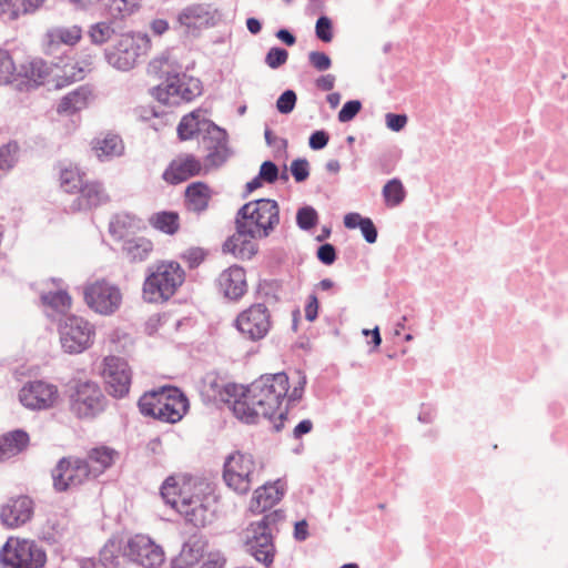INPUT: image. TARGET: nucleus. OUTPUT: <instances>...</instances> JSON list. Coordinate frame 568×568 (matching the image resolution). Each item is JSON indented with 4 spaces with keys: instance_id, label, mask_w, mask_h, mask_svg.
I'll list each match as a JSON object with an SVG mask.
<instances>
[{
    "instance_id": "8fccbe9b",
    "label": "nucleus",
    "mask_w": 568,
    "mask_h": 568,
    "mask_svg": "<svg viewBox=\"0 0 568 568\" xmlns=\"http://www.w3.org/2000/svg\"><path fill=\"white\" fill-rule=\"evenodd\" d=\"M297 102L296 92L292 89L283 91L276 100V109L281 114H290Z\"/></svg>"
},
{
    "instance_id": "0eeeda50",
    "label": "nucleus",
    "mask_w": 568,
    "mask_h": 568,
    "mask_svg": "<svg viewBox=\"0 0 568 568\" xmlns=\"http://www.w3.org/2000/svg\"><path fill=\"white\" fill-rule=\"evenodd\" d=\"M58 331L61 347L68 354H80L93 344L94 326L81 316L62 315Z\"/></svg>"
},
{
    "instance_id": "13d9d810",
    "label": "nucleus",
    "mask_w": 568,
    "mask_h": 568,
    "mask_svg": "<svg viewBox=\"0 0 568 568\" xmlns=\"http://www.w3.org/2000/svg\"><path fill=\"white\" fill-rule=\"evenodd\" d=\"M308 62L320 72L326 71L332 67V59L324 51H311L308 53Z\"/></svg>"
},
{
    "instance_id": "cd10ccee",
    "label": "nucleus",
    "mask_w": 568,
    "mask_h": 568,
    "mask_svg": "<svg viewBox=\"0 0 568 568\" xmlns=\"http://www.w3.org/2000/svg\"><path fill=\"white\" fill-rule=\"evenodd\" d=\"M245 545L248 547L250 554L265 567H270L276 554L274 545V536H264L263 532L247 536Z\"/></svg>"
},
{
    "instance_id": "dca6fc26",
    "label": "nucleus",
    "mask_w": 568,
    "mask_h": 568,
    "mask_svg": "<svg viewBox=\"0 0 568 568\" xmlns=\"http://www.w3.org/2000/svg\"><path fill=\"white\" fill-rule=\"evenodd\" d=\"M123 557L144 568H156L164 561L162 548L142 535H135L126 541Z\"/></svg>"
},
{
    "instance_id": "2eb2a0df",
    "label": "nucleus",
    "mask_w": 568,
    "mask_h": 568,
    "mask_svg": "<svg viewBox=\"0 0 568 568\" xmlns=\"http://www.w3.org/2000/svg\"><path fill=\"white\" fill-rule=\"evenodd\" d=\"M103 375L105 379V390L114 398H123L130 392L132 373L128 362L118 356H108L104 358Z\"/></svg>"
},
{
    "instance_id": "f3484780",
    "label": "nucleus",
    "mask_w": 568,
    "mask_h": 568,
    "mask_svg": "<svg viewBox=\"0 0 568 568\" xmlns=\"http://www.w3.org/2000/svg\"><path fill=\"white\" fill-rule=\"evenodd\" d=\"M160 396L162 400L154 419L169 424L180 422L190 406L186 395L176 386H163Z\"/></svg>"
},
{
    "instance_id": "1a4fd4ad",
    "label": "nucleus",
    "mask_w": 568,
    "mask_h": 568,
    "mask_svg": "<svg viewBox=\"0 0 568 568\" xmlns=\"http://www.w3.org/2000/svg\"><path fill=\"white\" fill-rule=\"evenodd\" d=\"M150 47L146 34H124L112 50H105V59L109 64L121 71L132 69L138 58L145 53Z\"/></svg>"
},
{
    "instance_id": "bf43d9fd",
    "label": "nucleus",
    "mask_w": 568,
    "mask_h": 568,
    "mask_svg": "<svg viewBox=\"0 0 568 568\" xmlns=\"http://www.w3.org/2000/svg\"><path fill=\"white\" fill-rule=\"evenodd\" d=\"M295 374L297 375V382L291 393L287 392V404H292L302 399L307 383L306 375L303 371L297 369L295 371Z\"/></svg>"
},
{
    "instance_id": "f03ea898",
    "label": "nucleus",
    "mask_w": 568,
    "mask_h": 568,
    "mask_svg": "<svg viewBox=\"0 0 568 568\" xmlns=\"http://www.w3.org/2000/svg\"><path fill=\"white\" fill-rule=\"evenodd\" d=\"M234 224L240 235L266 239L280 224V205L267 197L248 201L237 210Z\"/></svg>"
},
{
    "instance_id": "a18cd8bd",
    "label": "nucleus",
    "mask_w": 568,
    "mask_h": 568,
    "mask_svg": "<svg viewBox=\"0 0 568 568\" xmlns=\"http://www.w3.org/2000/svg\"><path fill=\"white\" fill-rule=\"evenodd\" d=\"M141 0H109L105 6L109 7L110 14L113 18H123L133 13L140 7Z\"/></svg>"
},
{
    "instance_id": "4be33fe9",
    "label": "nucleus",
    "mask_w": 568,
    "mask_h": 568,
    "mask_svg": "<svg viewBox=\"0 0 568 568\" xmlns=\"http://www.w3.org/2000/svg\"><path fill=\"white\" fill-rule=\"evenodd\" d=\"M93 64L92 55L88 54L83 59L73 63L70 62L68 57H58L50 65L61 70V74H54L55 84L54 89H62L71 83L82 80L85 73L91 70Z\"/></svg>"
},
{
    "instance_id": "6e6552de",
    "label": "nucleus",
    "mask_w": 568,
    "mask_h": 568,
    "mask_svg": "<svg viewBox=\"0 0 568 568\" xmlns=\"http://www.w3.org/2000/svg\"><path fill=\"white\" fill-rule=\"evenodd\" d=\"M254 470L253 455L235 452L230 454L224 462L223 479L229 488L240 495H245L251 490Z\"/></svg>"
},
{
    "instance_id": "ea45409f",
    "label": "nucleus",
    "mask_w": 568,
    "mask_h": 568,
    "mask_svg": "<svg viewBox=\"0 0 568 568\" xmlns=\"http://www.w3.org/2000/svg\"><path fill=\"white\" fill-rule=\"evenodd\" d=\"M160 495L165 504L178 510L180 503H182V496H189L179 486L174 476H169L160 487Z\"/></svg>"
},
{
    "instance_id": "72a5a7b5",
    "label": "nucleus",
    "mask_w": 568,
    "mask_h": 568,
    "mask_svg": "<svg viewBox=\"0 0 568 568\" xmlns=\"http://www.w3.org/2000/svg\"><path fill=\"white\" fill-rule=\"evenodd\" d=\"M184 195L185 201L192 206L193 211L202 212L207 209L211 193L205 182H192L186 186Z\"/></svg>"
},
{
    "instance_id": "bb28decb",
    "label": "nucleus",
    "mask_w": 568,
    "mask_h": 568,
    "mask_svg": "<svg viewBox=\"0 0 568 568\" xmlns=\"http://www.w3.org/2000/svg\"><path fill=\"white\" fill-rule=\"evenodd\" d=\"M178 513L182 515L187 524L194 527H204L207 523V507L200 496H182Z\"/></svg>"
},
{
    "instance_id": "6ab92c4d",
    "label": "nucleus",
    "mask_w": 568,
    "mask_h": 568,
    "mask_svg": "<svg viewBox=\"0 0 568 568\" xmlns=\"http://www.w3.org/2000/svg\"><path fill=\"white\" fill-rule=\"evenodd\" d=\"M202 172H204L202 162L194 154L183 153L169 163L162 179L171 185H178Z\"/></svg>"
},
{
    "instance_id": "5fc2aeb1",
    "label": "nucleus",
    "mask_w": 568,
    "mask_h": 568,
    "mask_svg": "<svg viewBox=\"0 0 568 568\" xmlns=\"http://www.w3.org/2000/svg\"><path fill=\"white\" fill-rule=\"evenodd\" d=\"M21 14L20 0H0V18L13 21Z\"/></svg>"
},
{
    "instance_id": "69168bd1",
    "label": "nucleus",
    "mask_w": 568,
    "mask_h": 568,
    "mask_svg": "<svg viewBox=\"0 0 568 568\" xmlns=\"http://www.w3.org/2000/svg\"><path fill=\"white\" fill-rule=\"evenodd\" d=\"M408 118L405 113H387L385 115V122L387 129L394 132L402 131L407 124Z\"/></svg>"
},
{
    "instance_id": "680f3d73",
    "label": "nucleus",
    "mask_w": 568,
    "mask_h": 568,
    "mask_svg": "<svg viewBox=\"0 0 568 568\" xmlns=\"http://www.w3.org/2000/svg\"><path fill=\"white\" fill-rule=\"evenodd\" d=\"M205 256L206 252L202 247H190L181 255L190 270L196 268L205 260Z\"/></svg>"
},
{
    "instance_id": "2f4dec72",
    "label": "nucleus",
    "mask_w": 568,
    "mask_h": 568,
    "mask_svg": "<svg viewBox=\"0 0 568 568\" xmlns=\"http://www.w3.org/2000/svg\"><path fill=\"white\" fill-rule=\"evenodd\" d=\"M92 149L101 161L112 160L124 153V144L121 136L113 133H108L103 138H95L92 141Z\"/></svg>"
},
{
    "instance_id": "9d476101",
    "label": "nucleus",
    "mask_w": 568,
    "mask_h": 568,
    "mask_svg": "<svg viewBox=\"0 0 568 568\" xmlns=\"http://www.w3.org/2000/svg\"><path fill=\"white\" fill-rule=\"evenodd\" d=\"M205 133L202 135V144L207 152L204 158V173L222 166L231 156L227 132L213 121H205Z\"/></svg>"
},
{
    "instance_id": "774afa93",
    "label": "nucleus",
    "mask_w": 568,
    "mask_h": 568,
    "mask_svg": "<svg viewBox=\"0 0 568 568\" xmlns=\"http://www.w3.org/2000/svg\"><path fill=\"white\" fill-rule=\"evenodd\" d=\"M359 230L367 243L374 244L377 241L378 231L371 217H366Z\"/></svg>"
},
{
    "instance_id": "de8ad7c7",
    "label": "nucleus",
    "mask_w": 568,
    "mask_h": 568,
    "mask_svg": "<svg viewBox=\"0 0 568 568\" xmlns=\"http://www.w3.org/2000/svg\"><path fill=\"white\" fill-rule=\"evenodd\" d=\"M113 33L114 29L111 27V23L104 21L92 24L89 31L91 41L94 44L108 42Z\"/></svg>"
},
{
    "instance_id": "5701e85b",
    "label": "nucleus",
    "mask_w": 568,
    "mask_h": 568,
    "mask_svg": "<svg viewBox=\"0 0 568 568\" xmlns=\"http://www.w3.org/2000/svg\"><path fill=\"white\" fill-rule=\"evenodd\" d=\"M220 293L230 301H239L247 291L246 272L240 265H232L217 277Z\"/></svg>"
},
{
    "instance_id": "412c9836",
    "label": "nucleus",
    "mask_w": 568,
    "mask_h": 568,
    "mask_svg": "<svg viewBox=\"0 0 568 568\" xmlns=\"http://www.w3.org/2000/svg\"><path fill=\"white\" fill-rule=\"evenodd\" d=\"M52 72L49 63L42 59H33L27 63L17 65L13 81L20 82L17 84L20 91H32L44 84L45 79Z\"/></svg>"
},
{
    "instance_id": "c85d7f7f",
    "label": "nucleus",
    "mask_w": 568,
    "mask_h": 568,
    "mask_svg": "<svg viewBox=\"0 0 568 568\" xmlns=\"http://www.w3.org/2000/svg\"><path fill=\"white\" fill-rule=\"evenodd\" d=\"M30 443L29 434L21 428L7 432L0 436V462L24 452Z\"/></svg>"
},
{
    "instance_id": "ddd939ff",
    "label": "nucleus",
    "mask_w": 568,
    "mask_h": 568,
    "mask_svg": "<svg viewBox=\"0 0 568 568\" xmlns=\"http://www.w3.org/2000/svg\"><path fill=\"white\" fill-rule=\"evenodd\" d=\"M89 474L90 469L85 460L62 457L51 470L53 488L57 493L67 491L71 487L81 485Z\"/></svg>"
},
{
    "instance_id": "052dcab7",
    "label": "nucleus",
    "mask_w": 568,
    "mask_h": 568,
    "mask_svg": "<svg viewBox=\"0 0 568 568\" xmlns=\"http://www.w3.org/2000/svg\"><path fill=\"white\" fill-rule=\"evenodd\" d=\"M316 257L322 264L329 266L337 258V250L331 243H323L317 247Z\"/></svg>"
},
{
    "instance_id": "3c124183",
    "label": "nucleus",
    "mask_w": 568,
    "mask_h": 568,
    "mask_svg": "<svg viewBox=\"0 0 568 568\" xmlns=\"http://www.w3.org/2000/svg\"><path fill=\"white\" fill-rule=\"evenodd\" d=\"M315 36L318 40L325 43L333 40V22L327 16L323 14L316 20Z\"/></svg>"
},
{
    "instance_id": "39448f33",
    "label": "nucleus",
    "mask_w": 568,
    "mask_h": 568,
    "mask_svg": "<svg viewBox=\"0 0 568 568\" xmlns=\"http://www.w3.org/2000/svg\"><path fill=\"white\" fill-rule=\"evenodd\" d=\"M47 552L37 541L9 537L0 549L2 568H43Z\"/></svg>"
},
{
    "instance_id": "393cba45",
    "label": "nucleus",
    "mask_w": 568,
    "mask_h": 568,
    "mask_svg": "<svg viewBox=\"0 0 568 568\" xmlns=\"http://www.w3.org/2000/svg\"><path fill=\"white\" fill-rule=\"evenodd\" d=\"M120 555L123 556V546L121 540L109 539L99 552V559L82 558L80 568H119Z\"/></svg>"
},
{
    "instance_id": "aec40b11",
    "label": "nucleus",
    "mask_w": 568,
    "mask_h": 568,
    "mask_svg": "<svg viewBox=\"0 0 568 568\" xmlns=\"http://www.w3.org/2000/svg\"><path fill=\"white\" fill-rule=\"evenodd\" d=\"M57 395L58 389L54 385L34 381L20 389L19 400L29 409H47L53 405Z\"/></svg>"
},
{
    "instance_id": "a19ab883",
    "label": "nucleus",
    "mask_w": 568,
    "mask_h": 568,
    "mask_svg": "<svg viewBox=\"0 0 568 568\" xmlns=\"http://www.w3.org/2000/svg\"><path fill=\"white\" fill-rule=\"evenodd\" d=\"M41 302L43 305L54 311H63L71 307L72 298L67 291L58 290L55 292L43 293L41 295Z\"/></svg>"
},
{
    "instance_id": "58836bf2",
    "label": "nucleus",
    "mask_w": 568,
    "mask_h": 568,
    "mask_svg": "<svg viewBox=\"0 0 568 568\" xmlns=\"http://www.w3.org/2000/svg\"><path fill=\"white\" fill-rule=\"evenodd\" d=\"M382 195L387 207H396L404 202L406 190L398 178H393L383 186Z\"/></svg>"
},
{
    "instance_id": "f8f14e48",
    "label": "nucleus",
    "mask_w": 568,
    "mask_h": 568,
    "mask_svg": "<svg viewBox=\"0 0 568 568\" xmlns=\"http://www.w3.org/2000/svg\"><path fill=\"white\" fill-rule=\"evenodd\" d=\"M83 294L87 305L103 315L113 314L122 302L120 288L106 281H97L87 286Z\"/></svg>"
},
{
    "instance_id": "f257e3e1",
    "label": "nucleus",
    "mask_w": 568,
    "mask_h": 568,
    "mask_svg": "<svg viewBox=\"0 0 568 568\" xmlns=\"http://www.w3.org/2000/svg\"><path fill=\"white\" fill-rule=\"evenodd\" d=\"M239 399H234V416L248 425H256L260 417L272 423V429L280 433L288 419V407L280 410L290 390V378L285 372L264 374L247 386H241Z\"/></svg>"
},
{
    "instance_id": "e2e57ef3",
    "label": "nucleus",
    "mask_w": 568,
    "mask_h": 568,
    "mask_svg": "<svg viewBox=\"0 0 568 568\" xmlns=\"http://www.w3.org/2000/svg\"><path fill=\"white\" fill-rule=\"evenodd\" d=\"M258 174L267 184H274L278 180V166L271 160L264 161Z\"/></svg>"
},
{
    "instance_id": "a211bd4d",
    "label": "nucleus",
    "mask_w": 568,
    "mask_h": 568,
    "mask_svg": "<svg viewBox=\"0 0 568 568\" xmlns=\"http://www.w3.org/2000/svg\"><path fill=\"white\" fill-rule=\"evenodd\" d=\"M34 515V501L28 495L12 496L0 508V523L8 529L24 526Z\"/></svg>"
},
{
    "instance_id": "9b49d317",
    "label": "nucleus",
    "mask_w": 568,
    "mask_h": 568,
    "mask_svg": "<svg viewBox=\"0 0 568 568\" xmlns=\"http://www.w3.org/2000/svg\"><path fill=\"white\" fill-rule=\"evenodd\" d=\"M234 325L245 338L260 341L271 328V315L265 304L256 303L241 312Z\"/></svg>"
},
{
    "instance_id": "0e129e2a",
    "label": "nucleus",
    "mask_w": 568,
    "mask_h": 568,
    "mask_svg": "<svg viewBox=\"0 0 568 568\" xmlns=\"http://www.w3.org/2000/svg\"><path fill=\"white\" fill-rule=\"evenodd\" d=\"M59 41L63 44H75L81 38V29L77 26L72 28H62L57 31Z\"/></svg>"
},
{
    "instance_id": "b1692460",
    "label": "nucleus",
    "mask_w": 568,
    "mask_h": 568,
    "mask_svg": "<svg viewBox=\"0 0 568 568\" xmlns=\"http://www.w3.org/2000/svg\"><path fill=\"white\" fill-rule=\"evenodd\" d=\"M280 483L278 479L274 484H264L255 489L248 507L253 515L264 514L281 501L285 495V489Z\"/></svg>"
},
{
    "instance_id": "864d4df0",
    "label": "nucleus",
    "mask_w": 568,
    "mask_h": 568,
    "mask_svg": "<svg viewBox=\"0 0 568 568\" xmlns=\"http://www.w3.org/2000/svg\"><path fill=\"white\" fill-rule=\"evenodd\" d=\"M363 104L359 100L346 101L337 114V119L341 123H347L355 119L361 112Z\"/></svg>"
},
{
    "instance_id": "473e14b6",
    "label": "nucleus",
    "mask_w": 568,
    "mask_h": 568,
    "mask_svg": "<svg viewBox=\"0 0 568 568\" xmlns=\"http://www.w3.org/2000/svg\"><path fill=\"white\" fill-rule=\"evenodd\" d=\"M141 220L134 214L130 213H118L114 214L109 223V233L116 240H123L130 232H134L140 227Z\"/></svg>"
},
{
    "instance_id": "4468645a",
    "label": "nucleus",
    "mask_w": 568,
    "mask_h": 568,
    "mask_svg": "<svg viewBox=\"0 0 568 568\" xmlns=\"http://www.w3.org/2000/svg\"><path fill=\"white\" fill-rule=\"evenodd\" d=\"M221 20L222 13L204 3L190 4L178 14L179 24L185 27L186 32L194 37H197L203 29L216 27Z\"/></svg>"
},
{
    "instance_id": "f704fd0d",
    "label": "nucleus",
    "mask_w": 568,
    "mask_h": 568,
    "mask_svg": "<svg viewBox=\"0 0 568 568\" xmlns=\"http://www.w3.org/2000/svg\"><path fill=\"white\" fill-rule=\"evenodd\" d=\"M149 224L168 235H174L180 229V215L175 211H160L149 217Z\"/></svg>"
},
{
    "instance_id": "c756f323",
    "label": "nucleus",
    "mask_w": 568,
    "mask_h": 568,
    "mask_svg": "<svg viewBox=\"0 0 568 568\" xmlns=\"http://www.w3.org/2000/svg\"><path fill=\"white\" fill-rule=\"evenodd\" d=\"M248 235H240L239 232L229 236L223 245V253H231L240 260H251L258 252V245Z\"/></svg>"
},
{
    "instance_id": "4c0bfd02",
    "label": "nucleus",
    "mask_w": 568,
    "mask_h": 568,
    "mask_svg": "<svg viewBox=\"0 0 568 568\" xmlns=\"http://www.w3.org/2000/svg\"><path fill=\"white\" fill-rule=\"evenodd\" d=\"M88 90L80 87L65 94L57 106L59 114H73L87 105Z\"/></svg>"
},
{
    "instance_id": "09e8293b",
    "label": "nucleus",
    "mask_w": 568,
    "mask_h": 568,
    "mask_svg": "<svg viewBox=\"0 0 568 568\" xmlns=\"http://www.w3.org/2000/svg\"><path fill=\"white\" fill-rule=\"evenodd\" d=\"M60 182L65 192L74 193L79 191L83 183V179L79 172L71 169H63L60 172Z\"/></svg>"
},
{
    "instance_id": "49530a36",
    "label": "nucleus",
    "mask_w": 568,
    "mask_h": 568,
    "mask_svg": "<svg viewBox=\"0 0 568 568\" xmlns=\"http://www.w3.org/2000/svg\"><path fill=\"white\" fill-rule=\"evenodd\" d=\"M19 144L17 141H9L0 146V170H11L18 161Z\"/></svg>"
},
{
    "instance_id": "37998d69",
    "label": "nucleus",
    "mask_w": 568,
    "mask_h": 568,
    "mask_svg": "<svg viewBox=\"0 0 568 568\" xmlns=\"http://www.w3.org/2000/svg\"><path fill=\"white\" fill-rule=\"evenodd\" d=\"M296 225L302 231H311L318 224V213L312 205H303L296 212Z\"/></svg>"
},
{
    "instance_id": "4d7b16f0",
    "label": "nucleus",
    "mask_w": 568,
    "mask_h": 568,
    "mask_svg": "<svg viewBox=\"0 0 568 568\" xmlns=\"http://www.w3.org/2000/svg\"><path fill=\"white\" fill-rule=\"evenodd\" d=\"M114 449L109 447H98L90 452V458L99 463L103 468H108L113 464Z\"/></svg>"
},
{
    "instance_id": "603ef678",
    "label": "nucleus",
    "mask_w": 568,
    "mask_h": 568,
    "mask_svg": "<svg viewBox=\"0 0 568 568\" xmlns=\"http://www.w3.org/2000/svg\"><path fill=\"white\" fill-rule=\"evenodd\" d=\"M288 59V51L282 47H272L266 55H265V63L271 69H278L283 64L286 63Z\"/></svg>"
},
{
    "instance_id": "6e6d98bb",
    "label": "nucleus",
    "mask_w": 568,
    "mask_h": 568,
    "mask_svg": "<svg viewBox=\"0 0 568 568\" xmlns=\"http://www.w3.org/2000/svg\"><path fill=\"white\" fill-rule=\"evenodd\" d=\"M290 171L295 182L302 183L310 176V163L305 158H297L292 161Z\"/></svg>"
},
{
    "instance_id": "338daca9",
    "label": "nucleus",
    "mask_w": 568,
    "mask_h": 568,
    "mask_svg": "<svg viewBox=\"0 0 568 568\" xmlns=\"http://www.w3.org/2000/svg\"><path fill=\"white\" fill-rule=\"evenodd\" d=\"M329 141V134L325 130H316L308 138V145L314 151L323 150Z\"/></svg>"
},
{
    "instance_id": "c9c22d12",
    "label": "nucleus",
    "mask_w": 568,
    "mask_h": 568,
    "mask_svg": "<svg viewBox=\"0 0 568 568\" xmlns=\"http://www.w3.org/2000/svg\"><path fill=\"white\" fill-rule=\"evenodd\" d=\"M126 257L130 262H143L145 261L150 253L153 251V243L141 236L131 240H126L122 247Z\"/></svg>"
},
{
    "instance_id": "7c9ffc66",
    "label": "nucleus",
    "mask_w": 568,
    "mask_h": 568,
    "mask_svg": "<svg viewBox=\"0 0 568 568\" xmlns=\"http://www.w3.org/2000/svg\"><path fill=\"white\" fill-rule=\"evenodd\" d=\"M202 109H195L185 114L180 120L176 132L180 141H189L195 138L200 132L205 133L206 119H202Z\"/></svg>"
},
{
    "instance_id": "79ce46f5",
    "label": "nucleus",
    "mask_w": 568,
    "mask_h": 568,
    "mask_svg": "<svg viewBox=\"0 0 568 568\" xmlns=\"http://www.w3.org/2000/svg\"><path fill=\"white\" fill-rule=\"evenodd\" d=\"M160 388L144 393L138 400L140 413L145 417H155V413L161 404Z\"/></svg>"
},
{
    "instance_id": "20e7f679",
    "label": "nucleus",
    "mask_w": 568,
    "mask_h": 568,
    "mask_svg": "<svg viewBox=\"0 0 568 568\" xmlns=\"http://www.w3.org/2000/svg\"><path fill=\"white\" fill-rule=\"evenodd\" d=\"M68 393L69 410L78 419L93 420L108 408L109 399L97 382L79 381Z\"/></svg>"
},
{
    "instance_id": "423d86ee",
    "label": "nucleus",
    "mask_w": 568,
    "mask_h": 568,
    "mask_svg": "<svg viewBox=\"0 0 568 568\" xmlns=\"http://www.w3.org/2000/svg\"><path fill=\"white\" fill-rule=\"evenodd\" d=\"M203 85L200 79L186 75L185 73L166 72L165 84L152 88L151 93L159 102L173 105L179 102H190L201 95Z\"/></svg>"
},
{
    "instance_id": "a878e982",
    "label": "nucleus",
    "mask_w": 568,
    "mask_h": 568,
    "mask_svg": "<svg viewBox=\"0 0 568 568\" xmlns=\"http://www.w3.org/2000/svg\"><path fill=\"white\" fill-rule=\"evenodd\" d=\"M78 192L80 195L72 203L73 210L87 211L109 201V195L100 182H83Z\"/></svg>"
},
{
    "instance_id": "c03bdc74",
    "label": "nucleus",
    "mask_w": 568,
    "mask_h": 568,
    "mask_svg": "<svg viewBox=\"0 0 568 568\" xmlns=\"http://www.w3.org/2000/svg\"><path fill=\"white\" fill-rule=\"evenodd\" d=\"M17 64L9 51L0 49V85L13 82Z\"/></svg>"
},
{
    "instance_id": "e433bc0d",
    "label": "nucleus",
    "mask_w": 568,
    "mask_h": 568,
    "mask_svg": "<svg viewBox=\"0 0 568 568\" xmlns=\"http://www.w3.org/2000/svg\"><path fill=\"white\" fill-rule=\"evenodd\" d=\"M203 558V549L197 542H185L181 552L172 560V568H197Z\"/></svg>"
},
{
    "instance_id": "7ed1b4c3",
    "label": "nucleus",
    "mask_w": 568,
    "mask_h": 568,
    "mask_svg": "<svg viewBox=\"0 0 568 568\" xmlns=\"http://www.w3.org/2000/svg\"><path fill=\"white\" fill-rule=\"evenodd\" d=\"M143 298L148 303L169 301L185 281V272L175 261H161L148 267Z\"/></svg>"
}]
</instances>
